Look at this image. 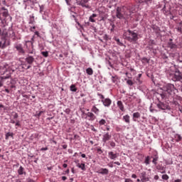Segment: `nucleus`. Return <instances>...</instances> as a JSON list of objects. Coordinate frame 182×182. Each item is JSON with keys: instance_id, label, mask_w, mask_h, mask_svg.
Listing matches in <instances>:
<instances>
[{"instance_id": "f257e3e1", "label": "nucleus", "mask_w": 182, "mask_h": 182, "mask_svg": "<svg viewBox=\"0 0 182 182\" xmlns=\"http://www.w3.org/2000/svg\"><path fill=\"white\" fill-rule=\"evenodd\" d=\"M132 14H134V7L133 6L117 8L116 16L118 19H124V21L130 19V18H133Z\"/></svg>"}, {"instance_id": "f03ea898", "label": "nucleus", "mask_w": 182, "mask_h": 182, "mask_svg": "<svg viewBox=\"0 0 182 182\" xmlns=\"http://www.w3.org/2000/svg\"><path fill=\"white\" fill-rule=\"evenodd\" d=\"M164 92L160 94L161 99H168L170 95L174 93V90H176V87L173 84H166L163 87Z\"/></svg>"}, {"instance_id": "7ed1b4c3", "label": "nucleus", "mask_w": 182, "mask_h": 182, "mask_svg": "<svg viewBox=\"0 0 182 182\" xmlns=\"http://www.w3.org/2000/svg\"><path fill=\"white\" fill-rule=\"evenodd\" d=\"M124 36L128 42L136 43L139 41V34L134 31L128 30L124 33Z\"/></svg>"}, {"instance_id": "20e7f679", "label": "nucleus", "mask_w": 182, "mask_h": 182, "mask_svg": "<svg viewBox=\"0 0 182 182\" xmlns=\"http://www.w3.org/2000/svg\"><path fill=\"white\" fill-rule=\"evenodd\" d=\"M181 79H182L181 73L178 70H176L174 74L172 75V80L173 82H178V80H181Z\"/></svg>"}, {"instance_id": "39448f33", "label": "nucleus", "mask_w": 182, "mask_h": 182, "mask_svg": "<svg viewBox=\"0 0 182 182\" xmlns=\"http://www.w3.org/2000/svg\"><path fill=\"white\" fill-rule=\"evenodd\" d=\"M88 3H89V0H80L77 1V5H80L82 8H86L87 9H89V8H90Z\"/></svg>"}, {"instance_id": "423d86ee", "label": "nucleus", "mask_w": 182, "mask_h": 182, "mask_svg": "<svg viewBox=\"0 0 182 182\" xmlns=\"http://www.w3.org/2000/svg\"><path fill=\"white\" fill-rule=\"evenodd\" d=\"M158 109H161V110H167V109H170V107L167 104H164V102L159 101L156 105Z\"/></svg>"}, {"instance_id": "0eeeda50", "label": "nucleus", "mask_w": 182, "mask_h": 182, "mask_svg": "<svg viewBox=\"0 0 182 182\" xmlns=\"http://www.w3.org/2000/svg\"><path fill=\"white\" fill-rule=\"evenodd\" d=\"M112 139V134L110 133L107 132L102 135V141L106 144L107 141H109Z\"/></svg>"}, {"instance_id": "6e6552de", "label": "nucleus", "mask_w": 182, "mask_h": 182, "mask_svg": "<svg viewBox=\"0 0 182 182\" xmlns=\"http://www.w3.org/2000/svg\"><path fill=\"white\" fill-rule=\"evenodd\" d=\"M96 173H97V174H102V176H107L109 174V169L106 168H100Z\"/></svg>"}, {"instance_id": "1a4fd4ad", "label": "nucleus", "mask_w": 182, "mask_h": 182, "mask_svg": "<svg viewBox=\"0 0 182 182\" xmlns=\"http://www.w3.org/2000/svg\"><path fill=\"white\" fill-rule=\"evenodd\" d=\"M140 178L141 182L150 181V178L147 176V174L144 171L141 173Z\"/></svg>"}, {"instance_id": "9d476101", "label": "nucleus", "mask_w": 182, "mask_h": 182, "mask_svg": "<svg viewBox=\"0 0 182 182\" xmlns=\"http://www.w3.org/2000/svg\"><path fill=\"white\" fill-rule=\"evenodd\" d=\"M108 157L110 159V160H116V159L119 157V154L109 151L108 152Z\"/></svg>"}, {"instance_id": "9b49d317", "label": "nucleus", "mask_w": 182, "mask_h": 182, "mask_svg": "<svg viewBox=\"0 0 182 182\" xmlns=\"http://www.w3.org/2000/svg\"><path fill=\"white\" fill-rule=\"evenodd\" d=\"M87 119L90 120V122H93L94 120H96V115L93 114V112H87L86 114Z\"/></svg>"}, {"instance_id": "f8f14e48", "label": "nucleus", "mask_w": 182, "mask_h": 182, "mask_svg": "<svg viewBox=\"0 0 182 182\" xmlns=\"http://www.w3.org/2000/svg\"><path fill=\"white\" fill-rule=\"evenodd\" d=\"M102 103L105 106V107H109L110 105H112V100L109 98L102 100Z\"/></svg>"}, {"instance_id": "ddd939ff", "label": "nucleus", "mask_w": 182, "mask_h": 182, "mask_svg": "<svg viewBox=\"0 0 182 182\" xmlns=\"http://www.w3.org/2000/svg\"><path fill=\"white\" fill-rule=\"evenodd\" d=\"M168 48H170L171 49H177V45H176L175 43H173V39H170V40H169V42L168 43Z\"/></svg>"}, {"instance_id": "4468645a", "label": "nucleus", "mask_w": 182, "mask_h": 182, "mask_svg": "<svg viewBox=\"0 0 182 182\" xmlns=\"http://www.w3.org/2000/svg\"><path fill=\"white\" fill-rule=\"evenodd\" d=\"M26 62H27L28 65H32L33 62H35V58L32 56H28L26 58Z\"/></svg>"}, {"instance_id": "2eb2a0df", "label": "nucleus", "mask_w": 182, "mask_h": 182, "mask_svg": "<svg viewBox=\"0 0 182 182\" xmlns=\"http://www.w3.org/2000/svg\"><path fill=\"white\" fill-rule=\"evenodd\" d=\"M91 112L92 113H95V114H97V116L99 114L100 110L96 107V105H93L91 108Z\"/></svg>"}, {"instance_id": "dca6fc26", "label": "nucleus", "mask_w": 182, "mask_h": 182, "mask_svg": "<svg viewBox=\"0 0 182 182\" xmlns=\"http://www.w3.org/2000/svg\"><path fill=\"white\" fill-rule=\"evenodd\" d=\"M117 107L121 110V112H124V105L122 101H118L117 102Z\"/></svg>"}, {"instance_id": "f3484780", "label": "nucleus", "mask_w": 182, "mask_h": 182, "mask_svg": "<svg viewBox=\"0 0 182 182\" xmlns=\"http://www.w3.org/2000/svg\"><path fill=\"white\" fill-rule=\"evenodd\" d=\"M77 164V167H78V168H81V170H82V171H86V165L85 164H80L79 162L76 163Z\"/></svg>"}, {"instance_id": "a211bd4d", "label": "nucleus", "mask_w": 182, "mask_h": 182, "mask_svg": "<svg viewBox=\"0 0 182 182\" xmlns=\"http://www.w3.org/2000/svg\"><path fill=\"white\" fill-rule=\"evenodd\" d=\"M16 50L19 52V53H23V48H22V45L18 44L15 46Z\"/></svg>"}, {"instance_id": "6ab92c4d", "label": "nucleus", "mask_w": 182, "mask_h": 182, "mask_svg": "<svg viewBox=\"0 0 182 182\" xmlns=\"http://www.w3.org/2000/svg\"><path fill=\"white\" fill-rule=\"evenodd\" d=\"M97 16V14H92L90 18H89V21L90 22H92V23H95L96 22V20H95V18H96Z\"/></svg>"}, {"instance_id": "aec40b11", "label": "nucleus", "mask_w": 182, "mask_h": 182, "mask_svg": "<svg viewBox=\"0 0 182 182\" xmlns=\"http://www.w3.org/2000/svg\"><path fill=\"white\" fill-rule=\"evenodd\" d=\"M123 120L124 121L125 123H130V116L129 114L124 115L123 117Z\"/></svg>"}, {"instance_id": "412c9836", "label": "nucleus", "mask_w": 182, "mask_h": 182, "mask_svg": "<svg viewBox=\"0 0 182 182\" xmlns=\"http://www.w3.org/2000/svg\"><path fill=\"white\" fill-rule=\"evenodd\" d=\"M4 79H9V75L8 77H0V87H2V86H4Z\"/></svg>"}, {"instance_id": "4be33fe9", "label": "nucleus", "mask_w": 182, "mask_h": 182, "mask_svg": "<svg viewBox=\"0 0 182 182\" xmlns=\"http://www.w3.org/2000/svg\"><path fill=\"white\" fill-rule=\"evenodd\" d=\"M18 173L19 176H22V174H25V172L23 171V167L20 166L19 168L18 169Z\"/></svg>"}, {"instance_id": "5701e85b", "label": "nucleus", "mask_w": 182, "mask_h": 182, "mask_svg": "<svg viewBox=\"0 0 182 182\" xmlns=\"http://www.w3.org/2000/svg\"><path fill=\"white\" fill-rule=\"evenodd\" d=\"M30 25H33L35 23V16H30V21L28 22Z\"/></svg>"}, {"instance_id": "b1692460", "label": "nucleus", "mask_w": 182, "mask_h": 182, "mask_svg": "<svg viewBox=\"0 0 182 182\" xmlns=\"http://www.w3.org/2000/svg\"><path fill=\"white\" fill-rule=\"evenodd\" d=\"M114 40L115 42H117V45H119V46H123V43L120 41V39L115 37L114 38Z\"/></svg>"}, {"instance_id": "393cba45", "label": "nucleus", "mask_w": 182, "mask_h": 182, "mask_svg": "<svg viewBox=\"0 0 182 182\" xmlns=\"http://www.w3.org/2000/svg\"><path fill=\"white\" fill-rule=\"evenodd\" d=\"M86 73H87L90 75H93V69L88 68L86 69Z\"/></svg>"}, {"instance_id": "a878e982", "label": "nucleus", "mask_w": 182, "mask_h": 182, "mask_svg": "<svg viewBox=\"0 0 182 182\" xmlns=\"http://www.w3.org/2000/svg\"><path fill=\"white\" fill-rule=\"evenodd\" d=\"M70 89L71 92H77V88H76L75 85H70Z\"/></svg>"}, {"instance_id": "bb28decb", "label": "nucleus", "mask_w": 182, "mask_h": 182, "mask_svg": "<svg viewBox=\"0 0 182 182\" xmlns=\"http://www.w3.org/2000/svg\"><path fill=\"white\" fill-rule=\"evenodd\" d=\"M174 137L176 141H181L182 137L180 136V134H176Z\"/></svg>"}, {"instance_id": "cd10ccee", "label": "nucleus", "mask_w": 182, "mask_h": 182, "mask_svg": "<svg viewBox=\"0 0 182 182\" xmlns=\"http://www.w3.org/2000/svg\"><path fill=\"white\" fill-rule=\"evenodd\" d=\"M108 144H109V146H111L112 149H114L116 147V143L113 141H108Z\"/></svg>"}, {"instance_id": "c85d7f7f", "label": "nucleus", "mask_w": 182, "mask_h": 182, "mask_svg": "<svg viewBox=\"0 0 182 182\" xmlns=\"http://www.w3.org/2000/svg\"><path fill=\"white\" fill-rule=\"evenodd\" d=\"M144 163L146 166H149V164H150V156H146L145 158Z\"/></svg>"}, {"instance_id": "c756f323", "label": "nucleus", "mask_w": 182, "mask_h": 182, "mask_svg": "<svg viewBox=\"0 0 182 182\" xmlns=\"http://www.w3.org/2000/svg\"><path fill=\"white\" fill-rule=\"evenodd\" d=\"M9 137H14V134L11 132H8L6 134V140H8Z\"/></svg>"}, {"instance_id": "7c9ffc66", "label": "nucleus", "mask_w": 182, "mask_h": 182, "mask_svg": "<svg viewBox=\"0 0 182 182\" xmlns=\"http://www.w3.org/2000/svg\"><path fill=\"white\" fill-rule=\"evenodd\" d=\"M139 117H140L139 112H135L133 114V119H139Z\"/></svg>"}, {"instance_id": "2f4dec72", "label": "nucleus", "mask_w": 182, "mask_h": 182, "mask_svg": "<svg viewBox=\"0 0 182 182\" xmlns=\"http://www.w3.org/2000/svg\"><path fill=\"white\" fill-rule=\"evenodd\" d=\"M125 80H127V84L129 85V86H133V85H134L132 80H127L125 78Z\"/></svg>"}, {"instance_id": "473e14b6", "label": "nucleus", "mask_w": 182, "mask_h": 182, "mask_svg": "<svg viewBox=\"0 0 182 182\" xmlns=\"http://www.w3.org/2000/svg\"><path fill=\"white\" fill-rule=\"evenodd\" d=\"M156 168H157V170H161V171H162L161 172L162 173H166V170L164 169V167H163V166H156Z\"/></svg>"}, {"instance_id": "72a5a7b5", "label": "nucleus", "mask_w": 182, "mask_h": 182, "mask_svg": "<svg viewBox=\"0 0 182 182\" xmlns=\"http://www.w3.org/2000/svg\"><path fill=\"white\" fill-rule=\"evenodd\" d=\"M99 124L100 126H105V124H106V121L104 119H102L99 122Z\"/></svg>"}, {"instance_id": "f704fd0d", "label": "nucleus", "mask_w": 182, "mask_h": 182, "mask_svg": "<svg viewBox=\"0 0 182 182\" xmlns=\"http://www.w3.org/2000/svg\"><path fill=\"white\" fill-rule=\"evenodd\" d=\"M141 62H142V63H149V60L147 58H141Z\"/></svg>"}, {"instance_id": "c9c22d12", "label": "nucleus", "mask_w": 182, "mask_h": 182, "mask_svg": "<svg viewBox=\"0 0 182 182\" xmlns=\"http://www.w3.org/2000/svg\"><path fill=\"white\" fill-rule=\"evenodd\" d=\"M41 54L44 58H48V56H49V53H48V51H43L41 52Z\"/></svg>"}, {"instance_id": "e433bc0d", "label": "nucleus", "mask_w": 182, "mask_h": 182, "mask_svg": "<svg viewBox=\"0 0 182 182\" xmlns=\"http://www.w3.org/2000/svg\"><path fill=\"white\" fill-rule=\"evenodd\" d=\"M159 160V157H154V159H153V160H152V163L155 165V166H156L157 165V161Z\"/></svg>"}, {"instance_id": "4c0bfd02", "label": "nucleus", "mask_w": 182, "mask_h": 182, "mask_svg": "<svg viewBox=\"0 0 182 182\" xmlns=\"http://www.w3.org/2000/svg\"><path fill=\"white\" fill-rule=\"evenodd\" d=\"M112 80L113 83H116V82H117V75L112 76Z\"/></svg>"}, {"instance_id": "58836bf2", "label": "nucleus", "mask_w": 182, "mask_h": 182, "mask_svg": "<svg viewBox=\"0 0 182 182\" xmlns=\"http://www.w3.org/2000/svg\"><path fill=\"white\" fill-rule=\"evenodd\" d=\"M40 8V14H43V11H45V6L43 5L39 6Z\"/></svg>"}, {"instance_id": "ea45409f", "label": "nucleus", "mask_w": 182, "mask_h": 182, "mask_svg": "<svg viewBox=\"0 0 182 182\" xmlns=\"http://www.w3.org/2000/svg\"><path fill=\"white\" fill-rule=\"evenodd\" d=\"M137 1L138 2H139V4H143L144 2L147 4L148 2H149V1H151V0H137Z\"/></svg>"}, {"instance_id": "a19ab883", "label": "nucleus", "mask_w": 182, "mask_h": 182, "mask_svg": "<svg viewBox=\"0 0 182 182\" xmlns=\"http://www.w3.org/2000/svg\"><path fill=\"white\" fill-rule=\"evenodd\" d=\"M162 178L163 180H168V178H170V177H168V175L165 174L162 176Z\"/></svg>"}, {"instance_id": "79ce46f5", "label": "nucleus", "mask_w": 182, "mask_h": 182, "mask_svg": "<svg viewBox=\"0 0 182 182\" xmlns=\"http://www.w3.org/2000/svg\"><path fill=\"white\" fill-rule=\"evenodd\" d=\"M97 153H99L100 154H102V153H103V151H102V149H100V148H97Z\"/></svg>"}, {"instance_id": "37998d69", "label": "nucleus", "mask_w": 182, "mask_h": 182, "mask_svg": "<svg viewBox=\"0 0 182 182\" xmlns=\"http://www.w3.org/2000/svg\"><path fill=\"white\" fill-rule=\"evenodd\" d=\"M3 69H4V72H6V69H8V65H4V67H3Z\"/></svg>"}, {"instance_id": "c03bdc74", "label": "nucleus", "mask_w": 182, "mask_h": 182, "mask_svg": "<svg viewBox=\"0 0 182 182\" xmlns=\"http://www.w3.org/2000/svg\"><path fill=\"white\" fill-rule=\"evenodd\" d=\"M124 182H133V180H132L131 178H125Z\"/></svg>"}, {"instance_id": "a18cd8bd", "label": "nucleus", "mask_w": 182, "mask_h": 182, "mask_svg": "<svg viewBox=\"0 0 182 182\" xmlns=\"http://www.w3.org/2000/svg\"><path fill=\"white\" fill-rule=\"evenodd\" d=\"M46 150H48V147H45V148H41V151H46Z\"/></svg>"}, {"instance_id": "49530a36", "label": "nucleus", "mask_w": 182, "mask_h": 182, "mask_svg": "<svg viewBox=\"0 0 182 182\" xmlns=\"http://www.w3.org/2000/svg\"><path fill=\"white\" fill-rule=\"evenodd\" d=\"M18 117V113H14V119H17Z\"/></svg>"}, {"instance_id": "de8ad7c7", "label": "nucleus", "mask_w": 182, "mask_h": 182, "mask_svg": "<svg viewBox=\"0 0 182 182\" xmlns=\"http://www.w3.org/2000/svg\"><path fill=\"white\" fill-rule=\"evenodd\" d=\"M3 16L7 17V16H8V12L4 11V12L3 13Z\"/></svg>"}, {"instance_id": "09e8293b", "label": "nucleus", "mask_w": 182, "mask_h": 182, "mask_svg": "<svg viewBox=\"0 0 182 182\" xmlns=\"http://www.w3.org/2000/svg\"><path fill=\"white\" fill-rule=\"evenodd\" d=\"M99 96H100V99H102V100H105V96L102 94L98 95Z\"/></svg>"}, {"instance_id": "8fccbe9b", "label": "nucleus", "mask_w": 182, "mask_h": 182, "mask_svg": "<svg viewBox=\"0 0 182 182\" xmlns=\"http://www.w3.org/2000/svg\"><path fill=\"white\" fill-rule=\"evenodd\" d=\"M92 128H91V130H92V132H97V130L95 128V127H93V126H92L91 127Z\"/></svg>"}, {"instance_id": "3c124183", "label": "nucleus", "mask_w": 182, "mask_h": 182, "mask_svg": "<svg viewBox=\"0 0 182 182\" xmlns=\"http://www.w3.org/2000/svg\"><path fill=\"white\" fill-rule=\"evenodd\" d=\"M35 35H36V36H38V38L41 36V35H39V31H36Z\"/></svg>"}, {"instance_id": "603ef678", "label": "nucleus", "mask_w": 182, "mask_h": 182, "mask_svg": "<svg viewBox=\"0 0 182 182\" xmlns=\"http://www.w3.org/2000/svg\"><path fill=\"white\" fill-rule=\"evenodd\" d=\"M132 178H137V175L134 173V174L132 175Z\"/></svg>"}, {"instance_id": "864d4df0", "label": "nucleus", "mask_w": 182, "mask_h": 182, "mask_svg": "<svg viewBox=\"0 0 182 182\" xmlns=\"http://www.w3.org/2000/svg\"><path fill=\"white\" fill-rule=\"evenodd\" d=\"M62 180L65 181V180H68V178L66 176H62Z\"/></svg>"}, {"instance_id": "5fc2aeb1", "label": "nucleus", "mask_w": 182, "mask_h": 182, "mask_svg": "<svg viewBox=\"0 0 182 182\" xmlns=\"http://www.w3.org/2000/svg\"><path fill=\"white\" fill-rule=\"evenodd\" d=\"M79 135H77V134H75L74 135V139H79Z\"/></svg>"}, {"instance_id": "6e6d98bb", "label": "nucleus", "mask_w": 182, "mask_h": 182, "mask_svg": "<svg viewBox=\"0 0 182 182\" xmlns=\"http://www.w3.org/2000/svg\"><path fill=\"white\" fill-rule=\"evenodd\" d=\"M63 149H64V150H65V149H68V145L67 144L63 145Z\"/></svg>"}, {"instance_id": "4d7b16f0", "label": "nucleus", "mask_w": 182, "mask_h": 182, "mask_svg": "<svg viewBox=\"0 0 182 182\" xmlns=\"http://www.w3.org/2000/svg\"><path fill=\"white\" fill-rule=\"evenodd\" d=\"M154 180H159V177L158 175H156L154 177Z\"/></svg>"}, {"instance_id": "13d9d810", "label": "nucleus", "mask_w": 182, "mask_h": 182, "mask_svg": "<svg viewBox=\"0 0 182 182\" xmlns=\"http://www.w3.org/2000/svg\"><path fill=\"white\" fill-rule=\"evenodd\" d=\"M10 123H12V124H15L16 122L14 119H11Z\"/></svg>"}, {"instance_id": "bf43d9fd", "label": "nucleus", "mask_w": 182, "mask_h": 182, "mask_svg": "<svg viewBox=\"0 0 182 182\" xmlns=\"http://www.w3.org/2000/svg\"><path fill=\"white\" fill-rule=\"evenodd\" d=\"M114 164H117V166H120V162L115 161V162H114Z\"/></svg>"}, {"instance_id": "052dcab7", "label": "nucleus", "mask_w": 182, "mask_h": 182, "mask_svg": "<svg viewBox=\"0 0 182 182\" xmlns=\"http://www.w3.org/2000/svg\"><path fill=\"white\" fill-rule=\"evenodd\" d=\"M81 157H82V159H86V154H82Z\"/></svg>"}, {"instance_id": "680f3d73", "label": "nucleus", "mask_w": 182, "mask_h": 182, "mask_svg": "<svg viewBox=\"0 0 182 182\" xmlns=\"http://www.w3.org/2000/svg\"><path fill=\"white\" fill-rule=\"evenodd\" d=\"M16 126H21V124L19 123V121H16Z\"/></svg>"}, {"instance_id": "e2e57ef3", "label": "nucleus", "mask_w": 182, "mask_h": 182, "mask_svg": "<svg viewBox=\"0 0 182 182\" xmlns=\"http://www.w3.org/2000/svg\"><path fill=\"white\" fill-rule=\"evenodd\" d=\"M15 87V85L11 84V85L10 86V89H14Z\"/></svg>"}, {"instance_id": "0e129e2a", "label": "nucleus", "mask_w": 182, "mask_h": 182, "mask_svg": "<svg viewBox=\"0 0 182 182\" xmlns=\"http://www.w3.org/2000/svg\"><path fill=\"white\" fill-rule=\"evenodd\" d=\"M63 167H64V168H66V167H68V164H64L63 165Z\"/></svg>"}, {"instance_id": "69168bd1", "label": "nucleus", "mask_w": 182, "mask_h": 182, "mask_svg": "<svg viewBox=\"0 0 182 182\" xmlns=\"http://www.w3.org/2000/svg\"><path fill=\"white\" fill-rule=\"evenodd\" d=\"M5 92H6V93H9V92H10L9 90L7 89V88L5 89Z\"/></svg>"}, {"instance_id": "338daca9", "label": "nucleus", "mask_w": 182, "mask_h": 182, "mask_svg": "<svg viewBox=\"0 0 182 182\" xmlns=\"http://www.w3.org/2000/svg\"><path fill=\"white\" fill-rule=\"evenodd\" d=\"M174 182H181V179H176L174 181Z\"/></svg>"}, {"instance_id": "774afa93", "label": "nucleus", "mask_w": 182, "mask_h": 182, "mask_svg": "<svg viewBox=\"0 0 182 182\" xmlns=\"http://www.w3.org/2000/svg\"><path fill=\"white\" fill-rule=\"evenodd\" d=\"M16 182H22V181L21 179H17Z\"/></svg>"}]
</instances>
